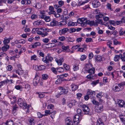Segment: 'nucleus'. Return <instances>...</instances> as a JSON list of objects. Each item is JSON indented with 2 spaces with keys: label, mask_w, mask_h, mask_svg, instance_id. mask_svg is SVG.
<instances>
[{
  "label": "nucleus",
  "mask_w": 125,
  "mask_h": 125,
  "mask_svg": "<svg viewBox=\"0 0 125 125\" xmlns=\"http://www.w3.org/2000/svg\"><path fill=\"white\" fill-rule=\"evenodd\" d=\"M67 24V22L65 21H62L60 22L59 25L60 26H62L63 25H64Z\"/></svg>",
  "instance_id": "nucleus-44"
},
{
  "label": "nucleus",
  "mask_w": 125,
  "mask_h": 125,
  "mask_svg": "<svg viewBox=\"0 0 125 125\" xmlns=\"http://www.w3.org/2000/svg\"><path fill=\"white\" fill-rule=\"evenodd\" d=\"M121 59L123 61L125 62V52L124 53L123 55L122 54V56L121 57Z\"/></svg>",
  "instance_id": "nucleus-47"
},
{
  "label": "nucleus",
  "mask_w": 125,
  "mask_h": 125,
  "mask_svg": "<svg viewBox=\"0 0 125 125\" xmlns=\"http://www.w3.org/2000/svg\"><path fill=\"white\" fill-rule=\"evenodd\" d=\"M41 18L44 20L46 22H49L51 21L50 17L45 15H41L40 17Z\"/></svg>",
  "instance_id": "nucleus-7"
},
{
  "label": "nucleus",
  "mask_w": 125,
  "mask_h": 125,
  "mask_svg": "<svg viewBox=\"0 0 125 125\" xmlns=\"http://www.w3.org/2000/svg\"><path fill=\"white\" fill-rule=\"evenodd\" d=\"M116 104L120 107H125V103L122 100L118 99L117 100Z\"/></svg>",
  "instance_id": "nucleus-4"
},
{
  "label": "nucleus",
  "mask_w": 125,
  "mask_h": 125,
  "mask_svg": "<svg viewBox=\"0 0 125 125\" xmlns=\"http://www.w3.org/2000/svg\"><path fill=\"white\" fill-rule=\"evenodd\" d=\"M13 72L17 73L19 75L22 74L23 73V71L21 68H19L17 70H14Z\"/></svg>",
  "instance_id": "nucleus-13"
},
{
  "label": "nucleus",
  "mask_w": 125,
  "mask_h": 125,
  "mask_svg": "<svg viewBox=\"0 0 125 125\" xmlns=\"http://www.w3.org/2000/svg\"><path fill=\"white\" fill-rule=\"evenodd\" d=\"M117 86L118 87V88L120 89L121 91L124 88V87L121 84V83L118 84Z\"/></svg>",
  "instance_id": "nucleus-51"
},
{
  "label": "nucleus",
  "mask_w": 125,
  "mask_h": 125,
  "mask_svg": "<svg viewBox=\"0 0 125 125\" xmlns=\"http://www.w3.org/2000/svg\"><path fill=\"white\" fill-rule=\"evenodd\" d=\"M39 30V29L38 28H34L32 30V33H35L37 31H38Z\"/></svg>",
  "instance_id": "nucleus-57"
},
{
  "label": "nucleus",
  "mask_w": 125,
  "mask_h": 125,
  "mask_svg": "<svg viewBox=\"0 0 125 125\" xmlns=\"http://www.w3.org/2000/svg\"><path fill=\"white\" fill-rule=\"evenodd\" d=\"M113 90L115 92L121 91L120 89L118 88V87L117 86H115L114 88H113Z\"/></svg>",
  "instance_id": "nucleus-45"
},
{
  "label": "nucleus",
  "mask_w": 125,
  "mask_h": 125,
  "mask_svg": "<svg viewBox=\"0 0 125 125\" xmlns=\"http://www.w3.org/2000/svg\"><path fill=\"white\" fill-rule=\"evenodd\" d=\"M103 109L102 105L101 104H100L96 107L95 111L97 113H100L103 110Z\"/></svg>",
  "instance_id": "nucleus-5"
},
{
  "label": "nucleus",
  "mask_w": 125,
  "mask_h": 125,
  "mask_svg": "<svg viewBox=\"0 0 125 125\" xmlns=\"http://www.w3.org/2000/svg\"><path fill=\"white\" fill-rule=\"evenodd\" d=\"M92 102L93 104H94L95 105L97 106L99 105L100 104H99V103L98 102L96 101L95 100H93V101H92Z\"/></svg>",
  "instance_id": "nucleus-55"
},
{
  "label": "nucleus",
  "mask_w": 125,
  "mask_h": 125,
  "mask_svg": "<svg viewBox=\"0 0 125 125\" xmlns=\"http://www.w3.org/2000/svg\"><path fill=\"white\" fill-rule=\"evenodd\" d=\"M23 101L22 100L21 98H20L19 99L18 101V105H21V103H22V102H23Z\"/></svg>",
  "instance_id": "nucleus-59"
},
{
  "label": "nucleus",
  "mask_w": 125,
  "mask_h": 125,
  "mask_svg": "<svg viewBox=\"0 0 125 125\" xmlns=\"http://www.w3.org/2000/svg\"><path fill=\"white\" fill-rule=\"evenodd\" d=\"M117 86L118 87V88L120 89L121 91L124 88V87L121 84V83L118 84Z\"/></svg>",
  "instance_id": "nucleus-49"
},
{
  "label": "nucleus",
  "mask_w": 125,
  "mask_h": 125,
  "mask_svg": "<svg viewBox=\"0 0 125 125\" xmlns=\"http://www.w3.org/2000/svg\"><path fill=\"white\" fill-rule=\"evenodd\" d=\"M95 69L94 68H92L91 69H89L88 71V72L91 74H94V73Z\"/></svg>",
  "instance_id": "nucleus-36"
},
{
  "label": "nucleus",
  "mask_w": 125,
  "mask_h": 125,
  "mask_svg": "<svg viewBox=\"0 0 125 125\" xmlns=\"http://www.w3.org/2000/svg\"><path fill=\"white\" fill-rule=\"evenodd\" d=\"M119 117L121 121L124 124H125V115H120Z\"/></svg>",
  "instance_id": "nucleus-23"
},
{
  "label": "nucleus",
  "mask_w": 125,
  "mask_h": 125,
  "mask_svg": "<svg viewBox=\"0 0 125 125\" xmlns=\"http://www.w3.org/2000/svg\"><path fill=\"white\" fill-rule=\"evenodd\" d=\"M79 115L77 114L75 115L73 118L74 123L75 124H78L79 122Z\"/></svg>",
  "instance_id": "nucleus-3"
},
{
  "label": "nucleus",
  "mask_w": 125,
  "mask_h": 125,
  "mask_svg": "<svg viewBox=\"0 0 125 125\" xmlns=\"http://www.w3.org/2000/svg\"><path fill=\"white\" fill-rule=\"evenodd\" d=\"M37 17V16L36 15L33 14L31 16V18L32 19H35Z\"/></svg>",
  "instance_id": "nucleus-63"
},
{
  "label": "nucleus",
  "mask_w": 125,
  "mask_h": 125,
  "mask_svg": "<svg viewBox=\"0 0 125 125\" xmlns=\"http://www.w3.org/2000/svg\"><path fill=\"white\" fill-rule=\"evenodd\" d=\"M77 23L78 24H81L82 26L85 27L87 24V20L86 18H79L78 19Z\"/></svg>",
  "instance_id": "nucleus-1"
},
{
  "label": "nucleus",
  "mask_w": 125,
  "mask_h": 125,
  "mask_svg": "<svg viewBox=\"0 0 125 125\" xmlns=\"http://www.w3.org/2000/svg\"><path fill=\"white\" fill-rule=\"evenodd\" d=\"M95 94V92L94 91H92L91 90H89L87 92V94L90 97L92 98L94 97V94Z\"/></svg>",
  "instance_id": "nucleus-14"
},
{
  "label": "nucleus",
  "mask_w": 125,
  "mask_h": 125,
  "mask_svg": "<svg viewBox=\"0 0 125 125\" xmlns=\"http://www.w3.org/2000/svg\"><path fill=\"white\" fill-rule=\"evenodd\" d=\"M65 123L66 124V125H73V123L71 121L70 119V118L68 117L65 120Z\"/></svg>",
  "instance_id": "nucleus-10"
},
{
  "label": "nucleus",
  "mask_w": 125,
  "mask_h": 125,
  "mask_svg": "<svg viewBox=\"0 0 125 125\" xmlns=\"http://www.w3.org/2000/svg\"><path fill=\"white\" fill-rule=\"evenodd\" d=\"M113 42L114 44L115 45H116L117 44L120 45L121 44V42H118L116 39H114L113 40Z\"/></svg>",
  "instance_id": "nucleus-40"
},
{
  "label": "nucleus",
  "mask_w": 125,
  "mask_h": 125,
  "mask_svg": "<svg viewBox=\"0 0 125 125\" xmlns=\"http://www.w3.org/2000/svg\"><path fill=\"white\" fill-rule=\"evenodd\" d=\"M58 23V22L55 20H53L52 21L50 24H48V25L53 27L55 26Z\"/></svg>",
  "instance_id": "nucleus-15"
},
{
  "label": "nucleus",
  "mask_w": 125,
  "mask_h": 125,
  "mask_svg": "<svg viewBox=\"0 0 125 125\" xmlns=\"http://www.w3.org/2000/svg\"><path fill=\"white\" fill-rule=\"evenodd\" d=\"M117 86L118 87V88L120 89L121 91L124 88V87L121 84V83L118 84Z\"/></svg>",
  "instance_id": "nucleus-50"
},
{
  "label": "nucleus",
  "mask_w": 125,
  "mask_h": 125,
  "mask_svg": "<svg viewBox=\"0 0 125 125\" xmlns=\"http://www.w3.org/2000/svg\"><path fill=\"white\" fill-rule=\"evenodd\" d=\"M35 7L36 8L39 9L41 8L42 5L40 3H38L35 5Z\"/></svg>",
  "instance_id": "nucleus-39"
},
{
  "label": "nucleus",
  "mask_w": 125,
  "mask_h": 125,
  "mask_svg": "<svg viewBox=\"0 0 125 125\" xmlns=\"http://www.w3.org/2000/svg\"><path fill=\"white\" fill-rule=\"evenodd\" d=\"M64 81V79H62L60 78H58L55 81V83L57 84H58L59 83H61L62 81Z\"/></svg>",
  "instance_id": "nucleus-34"
},
{
  "label": "nucleus",
  "mask_w": 125,
  "mask_h": 125,
  "mask_svg": "<svg viewBox=\"0 0 125 125\" xmlns=\"http://www.w3.org/2000/svg\"><path fill=\"white\" fill-rule=\"evenodd\" d=\"M10 38L8 39L7 38H5L3 41L4 44L7 45V44L10 42Z\"/></svg>",
  "instance_id": "nucleus-24"
},
{
  "label": "nucleus",
  "mask_w": 125,
  "mask_h": 125,
  "mask_svg": "<svg viewBox=\"0 0 125 125\" xmlns=\"http://www.w3.org/2000/svg\"><path fill=\"white\" fill-rule=\"evenodd\" d=\"M56 113V112L55 111H53L51 113V117L52 119H53L54 118V115H55Z\"/></svg>",
  "instance_id": "nucleus-42"
},
{
  "label": "nucleus",
  "mask_w": 125,
  "mask_h": 125,
  "mask_svg": "<svg viewBox=\"0 0 125 125\" xmlns=\"http://www.w3.org/2000/svg\"><path fill=\"white\" fill-rule=\"evenodd\" d=\"M69 48V46H67L66 47L65 46L63 45L62 47V49L64 50V52H68L69 51V50H68Z\"/></svg>",
  "instance_id": "nucleus-22"
},
{
  "label": "nucleus",
  "mask_w": 125,
  "mask_h": 125,
  "mask_svg": "<svg viewBox=\"0 0 125 125\" xmlns=\"http://www.w3.org/2000/svg\"><path fill=\"white\" fill-rule=\"evenodd\" d=\"M100 3L97 0H94L93 1L92 5L93 7L96 8L100 5Z\"/></svg>",
  "instance_id": "nucleus-6"
},
{
  "label": "nucleus",
  "mask_w": 125,
  "mask_h": 125,
  "mask_svg": "<svg viewBox=\"0 0 125 125\" xmlns=\"http://www.w3.org/2000/svg\"><path fill=\"white\" fill-rule=\"evenodd\" d=\"M34 119L30 117L29 119L30 124L31 125H34Z\"/></svg>",
  "instance_id": "nucleus-31"
},
{
  "label": "nucleus",
  "mask_w": 125,
  "mask_h": 125,
  "mask_svg": "<svg viewBox=\"0 0 125 125\" xmlns=\"http://www.w3.org/2000/svg\"><path fill=\"white\" fill-rule=\"evenodd\" d=\"M37 53L39 54V55L40 56L42 57H44V54L42 52L41 50H38Z\"/></svg>",
  "instance_id": "nucleus-41"
},
{
  "label": "nucleus",
  "mask_w": 125,
  "mask_h": 125,
  "mask_svg": "<svg viewBox=\"0 0 125 125\" xmlns=\"http://www.w3.org/2000/svg\"><path fill=\"white\" fill-rule=\"evenodd\" d=\"M88 0H87L85 1V2L83 1L82 2H79L78 4V6H80L84 4L85 3H86L87 2H88Z\"/></svg>",
  "instance_id": "nucleus-53"
},
{
  "label": "nucleus",
  "mask_w": 125,
  "mask_h": 125,
  "mask_svg": "<svg viewBox=\"0 0 125 125\" xmlns=\"http://www.w3.org/2000/svg\"><path fill=\"white\" fill-rule=\"evenodd\" d=\"M68 76V74H62L60 75L57 76L58 78H60V79H64V81L65 80V79L64 78Z\"/></svg>",
  "instance_id": "nucleus-17"
},
{
  "label": "nucleus",
  "mask_w": 125,
  "mask_h": 125,
  "mask_svg": "<svg viewBox=\"0 0 125 125\" xmlns=\"http://www.w3.org/2000/svg\"><path fill=\"white\" fill-rule=\"evenodd\" d=\"M77 112L78 114H80V115H81V114L82 113V111L80 109H78L77 110Z\"/></svg>",
  "instance_id": "nucleus-64"
},
{
  "label": "nucleus",
  "mask_w": 125,
  "mask_h": 125,
  "mask_svg": "<svg viewBox=\"0 0 125 125\" xmlns=\"http://www.w3.org/2000/svg\"><path fill=\"white\" fill-rule=\"evenodd\" d=\"M53 105L52 104H50L48 106L47 108H48L49 109H53Z\"/></svg>",
  "instance_id": "nucleus-62"
},
{
  "label": "nucleus",
  "mask_w": 125,
  "mask_h": 125,
  "mask_svg": "<svg viewBox=\"0 0 125 125\" xmlns=\"http://www.w3.org/2000/svg\"><path fill=\"white\" fill-rule=\"evenodd\" d=\"M95 59L97 62H100L102 60V58L101 56L98 55L95 57Z\"/></svg>",
  "instance_id": "nucleus-33"
},
{
  "label": "nucleus",
  "mask_w": 125,
  "mask_h": 125,
  "mask_svg": "<svg viewBox=\"0 0 125 125\" xmlns=\"http://www.w3.org/2000/svg\"><path fill=\"white\" fill-rule=\"evenodd\" d=\"M31 9L30 8H28L26 10V12L28 14L30 13L31 12Z\"/></svg>",
  "instance_id": "nucleus-60"
},
{
  "label": "nucleus",
  "mask_w": 125,
  "mask_h": 125,
  "mask_svg": "<svg viewBox=\"0 0 125 125\" xmlns=\"http://www.w3.org/2000/svg\"><path fill=\"white\" fill-rule=\"evenodd\" d=\"M86 56L84 55H82L80 58V60L81 61H83L86 58Z\"/></svg>",
  "instance_id": "nucleus-54"
},
{
  "label": "nucleus",
  "mask_w": 125,
  "mask_h": 125,
  "mask_svg": "<svg viewBox=\"0 0 125 125\" xmlns=\"http://www.w3.org/2000/svg\"><path fill=\"white\" fill-rule=\"evenodd\" d=\"M64 68L66 70H68L70 69V67L69 65L67 64H64L63 65Z\"/></svg>",
  "instance_id": "nucleus-46"
},
{
  "label": "nucleus",
  "mask_w": 125,
  "mask_h": 125,
  "mask_svg": "<svg viewBox=\"0 0 125 125\" xmlns=\"http://www.w3.org/2000/svg\"><path fill=\"white\" fill-rule=\"evenodd\" d=\"M7 125H13V123L12 121L11 120L8 121L7 122Z\"/></svg>",
  "instance_id": "nucleus-48"
},
{
  "label": "nucleus",
  "mask_w": 125,
  "mask_h": 125,
  "mask_svg": "<svg viewBox=\"0 0 125 125\" xmlns=\"http://www.w3.org/2000/svg\"><path fill=\"white\" fill-rule=\"evenodd\" d=\"M82 106L83 108V111L85 113V114H88L90 112V110L87 105L83 104Z\"/></svg>",
  "instance_id": "nucleus-2"
},
{
  "label": "nucleus",
  "mask_w": 125,
  "mask_h": 125,
  "mask_svg": "<svg viewBox=\"0 0 125 125\" xmlns=\"http://www.w3.org/2000/svg\"><path fill=\"white\" fill-rule=\"evenodd\" d=\"M78 51L83 52L85 51V50L83 48H80L78 49Z\"/></svg>",
  "instance_id": "nucleus-58"
},
{
  "label": "nucleus",
  "mask_w": 125,
  "mask_h": 125,
  "mask_svg": "<svg viewBox=\"0 0 125 125\" xmlns=\"http://www.w3.org/2000/svg\"><path fill=\"white\" fill-rule=\"evenodd\" d=\"M40 80V78L38 76H35L33 81L34 85H36L39 83Z\"/></svg>",
  "instance_id": "nucleus-8"
},
{
  "label": "nucleus",
  "mask_w": 125,
  "mask_h": 125,
  "mask_svg": "<svg viewBox=\"0 0 125 125\" xmlns=\"http://www.w3.org/2000/svg\"><path fill=\"white\" fill-rule=\"evenodd\" d=\"M34 23L36 25H42L44 24L43 22L42 21H37L34 22Z\"/></svg>",
  "instance_id": "nucleus-26"
},
{
  "label": "nucleus",
  "mask_w": 125,
  "mask_h": 125,
  "mask_svg": "<svg viewBox=\"0 0 125 125\" xmlns=\"http://www.w3.org/2000/svg\"><path fill=\"white\" fill-rule=\"evenodd\" d=\"M41 44L39 42H36L34 43L33 45H31L32 48H36L37 46H39Z\"/></svg>",
  "instance_id": "nucleus-28"
},
{
  "label": "nucleus",
  "mask_w": 125,
  "mask_h": 125,
  "mask_svg": "<svg viewBox=\"0 0 125 125\" xmlns=\"http://www.w3.org/2000/svg\"><path fill=\"white\" fill-rule=\"evenodd\" d=\"M36 94H38L39 95V97L40 98H41L44 96V94H41V93L37 92H36Z\"/></svg>",
  "instance_id": "nucleus-43"
},
{
  "label": "nucleus",
  "mask_w": 125,
  "mask_h": 125,
  "mask_svg": "<svg viewBox=\"0 0 125 125\" xmlns=\"http://www.w3.org/2000/svg\"><path fill=\"white\" fill-rule=\"evenodd\" d=\"M36 67H38V70H42L44 69L45 68V66L44 65H41L39 66H36Z\"/></svg>",
  "instance_id": "nucleus-37"
},
{
  "label": "nucleus",
  "mask_w": 125,
  "mask_h": 125,
  "mask_svg": "<svg viewBox=\"0 0 125 125\" xmlns=\"http://www.w3.org/2000/svg\"><path fill=\"white\" fill-rule=\"evenodd\" d=\"M104 15L101 12L98 14V15H97L95 16V18L96 19H99V18H102L103 16Z\"/></svg>",
  "instance_id": "nucleus-38"
},
{
  "label": "nucleus",
  "mask_w": 125,
  "mask_h": 125,
  "mask_svg": "<svg viewBox=\"0 0 125 125\" xmlns=\"http://www.w3.org/2000/svg\"><path fill=\"white\" fill-rule=\"evenodd\" d=\"M96 20H95L96 26H98V24H101L102 25H104V24L103 23V20L101 19H96Z\"/></svg>",
  "instance_id": "nucleus-12"
},
{
  "label": "nucleus",
  "mask_w": 125,
  "mask_h": 125,
  "mask_svg": "<svg viewBox=\"0 0 125 125\" xmlns=\"http://www.w3.org/2000/svg\"><path fill=\"white\" fill-rule=\"evenodd\" d=\"M89 25L90 26H96L95 22L94 21H90L89 20H87V24Z\"/></svg>",
  "instance_id": "nucleus-19"
},
{
  "label": "nucleus",
  "mask_w": 125,
  "mask_h": 125,
  "mask_svg": "<svg viewBox=\"0 0 125 125\" xmlns=\"http://www.w3.org/2000/svg\"><path fill=\"white\" fill-rule=\"evenodd\" d=\"M76 101L74 100L71 101L70 103L68 105V106L70 108L72 107L73 105H75Z\"/></svg>",
  "instance_id": "nucleus-20"
},
{
  "label": "nucleus",
  "mask_w": 125,
  "mask_h": 125,
  "mask_svg": "<svg viewBox=\"0 0 125 125\" xmlns=\"http://www.w3.org/2000/svg\"><path fill=\"white\" fill-rule=\"evenodd\" d=\"M122 56V54H120L119 55H116L114 58V60L115 61H117L119 60L120 58Z\"/></svg>",
  "instance_id": "nucleus-29"
},
{
  "label": "nucleus",
  "mask_w": 125,
  "mask_h": 125,
  "mask_svg": "<svg viewBox=\"0 0 125 125\" xmlns=\"http://www.w3.org/2000/svg\"><path fill=\"white\" fill-rule=\"evenodd\" d=\"M55 61L58 65H60L62 64V62H63V59L62 58H61L59 60L56 59Z\"/></svg>",
  "instance_id": "nucleus-21"
},
{
  "label": "nucleus",
  "mask_w": 125,
  "mask_h": 125,
  "mask_svg": "<svg viewBox=\"0 0 125 125\" xmlns=\"http://www.w3.org/2000/svg\"><path fill=\"white\" fill-rule=\"evenodd\" d=\"M37 34L41 35L42 37H44L47 36L48 35V33L47 32H42L41 31H38Z\"/></svg>",
  "instance_id": "nucleus-11"
},
{
  "label": "nucleus",
  "mask_w": 125,
  "mask_h": 125,
  "mask_svg": "<svg viewBox=\"0 0 125 125\" xmlns=\"http://www.w3.org/2000/svg\"><path fill=\"white\" fill-rule=\"evenodd\" d=\"M52 71L55 74H56L57 72V70L55 68L52 67L51 68V69Z\"/></svg>",
  "instance_id": "nucleus-56"
},
{
  "label": "nucleus",
  "mask_w": 125,
  "mask_h": 125,
  "mask_svg": "<svg viewBox=\"0 0 125 125\" xmlns=\"http://www.w3.org/2000/svg\"><path fill=\"white\" fill-rule=\"evenodd\" d=\"M47 45H49L50 47H52L55 46V43H50L48 44Z\"/></svg>",
  "instance_id": "nucleus-61"
},
{
  "label": "nucleus",
  "mask_w": 125,
  "mask_h": 125,
  "mask_svg": "<svg viewBox=\"0 0 125 125\" xmlns=\"http://www.w3.org/2000/svg\"><path fill=\"white\" fill-rule=\"evenodd\" d=\"M9 47L8 45L4 44V46L2 47L1 49L3 51H6L9 49Z\"/></svg>",
  "instance_id": "nucleus-18"
},
{
  "label": "nucleus",
  "mask_w": 125,
  "mask_h": 125,
  "mask_svg": "<svg viewBox=\"0 0 125 125\" xmlns=\"http://www.w3.org/2000/svg\"><path fill=\"white\" fill-rule=\"evenodd\" d=\"M68 25L69 26H76L77 25V23L76 22L70 21L68 23Z\"/></svg>",
  "instance_id": "nucleus-27"
},
{
  "label": "nucleus",
  "mask_w": 125,
  "mask_h": 125,
  "mask_svg": "<svg viewBox=\"0 0 125 125\" xmlns=\"http://www.w3.org/2000/svg\"><path fill=\"white\" fill-rule=\"evenodd\" d=\"M96 125H104V124L102 120L100 118H99L97 120Z\"/></svg>",
  "instance_id": "nucleus-32"
},
{
  "label": "nucleus",
  "mask_w": 125,
  "mask_h": 125,
  "mask_svg": "<svg viewBox=\"0 0 125 125\" xmlns=\"http://www.w3.org/2000/svg\"><path fill=\"white\" fill-rule=\"evenodd\" d=\"M68 29L67 28H63L59 31V33L60 35L64 34L66 33L68 31Z\"/></svg>",
  "instance_id": "nucleus-9"
},
{
  "label": "nucleus",
  "mask_w": 125,
  "mask_h": 125,
  "mask_svg": "<svg viewBox=\"0 0 125 125\" xmlns=\"http://www.w3.org/2000/svg\"><path fill=\"white\" fill-rule=\"evenodd\" d=\"M68 90L66 89H64L62 90L59 93V95H61L62 94H66L68 92Z\"/></svg>",
  "instance_id": "nucleus-25"
},
{
  "label": "nucleus",
  "mask_w": 125,
  "mask_h": 125,
  "mask_svg": "<svg viewBox=\"0 0 125 125\" xmlns=\"http://www.w3.org/2000/svg\"><path fill=\"white\" fill-rule=\"evenodd\" d=\"M46 59H47V60L48 62H49V61L51 62H52L53 59L52 57H51L49 55H48L46 56Z\"/></svg>",
  "instance_id": "nucleus-35"
},
{
  "label": "nucleus",
  "mask_w": 125,
  "mask_h": 125,
  "mask_svg": "<svg viewBox=\"0 0 125 125\" xmlns=\"http://www.w3.org/2000/svg\"><path fill=\"white\" fill-rule=\"evenodd\" d=\"M48 77V76L46 74H43L42 75V78L44 80H46Z\"/></svg>",
  "instance_id": "nucleus-52"
},
{
  "label": "nucleus",
  "mask_w": 125,
  "mask_h": 125,
  "mask_svg": "<svg viewBox=\"0 0 125 125\" xmlns=\"http://www.w3.org/2000/svg\"><path fill=\"white\" fill-rule=\"evenodd\" d=\"M78 86L75 85H71L72 90L73 91H74L78 88Z\"/></svg>",
  "instance_id": "nucleus-30"
},
{
  "label": "nucleus",
  "mask_w": 125,
  "mask_h": 125,
  "mask_svg": "<svg viewBox=\"0 0 125 125\" xmlns=\"http://www.w3.org/2000/svg\"><path fill=\"white\" fill-rule=\"evenodd\" d=\"M21 105H19L20 107H23V108L25 109L28 108V106L27 105V104L25 102L23 101L21 103Z\"/></svg>",
  "instance_id": "nucleus-16"
}]
</instances>
